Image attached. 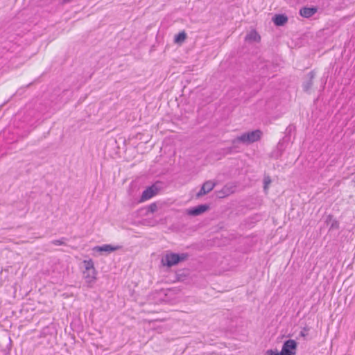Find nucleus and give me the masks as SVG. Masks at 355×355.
<instances>
[{"mask_svg":"<svg viewBox=\"0 0 355 355\" xmlns=\"http://www.w3.org/2000/svg\"><path fill=\"white\" fill-rule=\"evenodd\" d=\"M262 132L260 130H255L251 132H247L240 136L236 137L232 141V146L228 148L229 152H232L237 144L243 143L244 144H250L260 140Z\"/></svg>","mask_w":355,"mask_h":355,"instance_id":"nucleus-1","label":"nucleus"},{"mask_svg":"<svg viewBox=\"0 0 355 355\" xmlns=\"http://www.w3.org/2000/svg\"><path fill=\"white\" fill-rule=\"evenodd\" d=\"M272 21L277 26H284L288 21V17L284 14H277L272 17Z\"/></svg>","mask_w":355,"mask_h":355,"instance_id":"nucleus-11","label":"nucleus"},{"mask_svg":"<svg viewBox=\"0 0 355 355\" xmlns=\"http://www.w3.org/2000/svg\"><path fill=\"white\" fill-rule=\"evenodd\" d=\"M71 0H62V3H69L70 2Z\"/></svg>","mask_w":355,"mask_h":355,"instance_id":"nucleus-21","label":"nucleus"},{"mask_svg":"<svg viewBox=\"0 0 355 355\" xmlns=\"http://www.w3.org/2000/svg\"><path fill=\"white\" fill-rule=\"evenodd\" d=\"M147 213H154L157 210V205L155 202L151 203L146 207Z\"/></svg>","mask_w":355,"mask_h":355,"instance_id":"nucleus-17","label":"nucleus"},{"mask_svg":"<svg viewBox=\"0 0 355 355\" xmlns=\"http://www.w3.org/2000/svg\"><path fill=\"white\" fill-rule=\"evenodd\" d=\"M245 41H248V42H259L261 40V36L259 35V33L255 30H253L245 35Z\"/></svg>","mask_w":355,"mask_h":355,"instance_id":"nucleus-13","label":"nucleus"},{"mask_svg":"<svg viewBox=\"0 0 355 355\" xmlns=\"http://www.w3.org/2000/svg\"><path fill=\"white\" fill-rule=\"evenodd\" d=\"M235 191V186L232 184L225 185L220 190L216 192L218 198H223L232 194Z\"/></svg>","mask_w":355,"mask_h":355,"instance_id":"nucleus-9","label":"nucleus"},{"mask_svg":"<svg viewBox=\"0 0 355 355\" xmlns=\"http://www.w3.org/2000/svg\"><path fill=\"white\" fill-rule=\"evenodd\" d=\"M177 281H178V282H185V281H187V279H180V277H178Z\"/></svg>","mask_w":355,"mask_h":355,"instance_id":"nucleus-22","label":"nucleus"},{"mask_svg":"<svg viewBox=\"0 0 355 355\" xmlns=\"http://www.w3.org/2000/svg\"><path fill=\"white\" fill-rule=\"evenodd\" d=\"M271 183V179L269 176H265L263 178V189L266 191L268 188L269 184Z\"/></svg>","mask_w":355,"mask_h":355,"instance_id":"nucleus-18","label":"nucleus"},{"mask_svg":"<svg viewBox=\"0 0 355 355\" xmlns=\"http://www.w3.org/2000/svg\"><path fill=\"white\" fill-rule=\"evenodd\" d=\"M317 10L315 7H303L300 10V14L303 17L309 18L316 13Z\"/></svg>","mask_w":355,"mask_h":355,"instance_id":"nucleus-10","label":"nucleus"},{"mask_svg":"<svg viewBox=\"0 0 355 355\" xmlns=\"http://www.w3.org/2000/svg\"><path fill=\"white\" fill-rule=\"evenodd\" d=\"M160 188L157 186V184H153L150 187H147L142 193V195L141 196L140 201L144 202L146 201L154 196H155L158 191H159Z\"/></svg>","mask_w":355,"mask_h":355,"instance_id":"nucleus-4","label":"nucleus"},{"mask_svg":"<svg viewBox=\"0 0 355 355\" xmlns=\"http://www.w3.org/2000/svg\"><path fill=\"white\" fill-rule=\"evenodd\" d=\"M67 240V238L62 237L60 239L53 240L51 243L54 245H66L65 241Z\"/></svg>","mask_w":355,"mask_h":355,"instance_id":"nucleus-16","label":"nucleus"},{"mask_svg":"<svg viewBox=\"0 0 355 355\" xmlns=\"http://www.w3.org/2000/svg\"><path fill=\"white\" fill-rule=\"evenodd\" d=\"M189 257L187 253H175L167 252L161 260V263L164 266L171 268L178 265L179 263L186 261Z\"/></svg>","mask_w":355,"mask_h":355,"instance_id":"nucleus-2","label":"nucleus"},{"mask_svg":"<svg viewBox=\"0 0 355 355\" xmlns=\"http://www.w3.org/2000/svg\"><path fill=\"white\" fill-rule=\"evenodd\" d=\"M315 76V72L311 71L306 76L304 81L302 83L303 91L309 93L313 86V79Z\"/></svg>","mask_w":355,"mask_h":355,"instance_id":"nucleus-6","label":"nucleus"},{"mask_svg":"<svg viewBox=\"0 0 355 355\" xmlns=\"http://www.w3.org/2000/svg\"><path fill=\"white\" fill-rule=\"evenodd\" d=\"M209 209V205L207 204L200 205L187 209V213L189 216H199Z\"/></svg>","mask_w":355,"mask_h":355,"instance_id":"nucleus-7","label":"nucleus"},{"mask_svg":"<svg viewBox=\"0 0 355 355\" xmlns=\"http://www.w3.org/2000/svg\"><path fill=\"white\" fill-rule=\"evenodd\" d=\"M84 275V277L86 279L87 282L90 283L92 282H93L94 280L96 279V277L95 278H92V272H86V274H83Z\"/></svg>","mask_w":355,"mask_h":355,"instance_id":"nucleus-19","label":"nucleus"},{"mask_svg":"<svg viewBox=\"0 0 355 355\" xmlns=\"http://www.w3.org/2000/svg\"><path fill=\"white\" fill-rule=\"evenodd\" d=\"M83 263H84L85 268V271L83 272V274H86V272H92V278H95L96 270L94 268V265L93 261L92 259L85 260L83 261Z\"/></svg>","mask_w":355,"mask_h":355,"instance_id":"nucleus-12","label":"nucleus"},{"mask_svg":"<svg viewBox=\"0 0 355 355\" xmlns=\"http://www.w3.org/2000/svg\"><path fill=\"white\" fill-rule=\"evenodd\" d=\"M121 247L119 245H112L110 244H105L103 245H97L92 248L93 252H99L101 254H103L104 252L105 253H110L112 252L116 251L119 250Z\"/></svg>","mask_w":355,"mask_h":355,"instance_id":"nucleus-8","label":"nucleus"},{"mask_svg":"<svg viewBox=\"0 0 355 355\" xmlns=\"http://www.w3.org/2000/svg\"><path fill=\"white\" fill-rule=\"evenodd\" d=\"M187 39V33L184 31L180 32L175 36L174 42L177 44H181Z\"/></svg>","mask_w":355,"mask_h":355,"instance_id":"nucleus-15","label":"nucleus"},{"mask_svg":"<svg viewBox=\"0 0 355 355\" xmlns=\"http://www.w3.org/2000/svg\"><path fill=\"white\" fill-rule=\"evenodd\" d=\"M216 186V183L211 180H207L203 183L200 191L196 193V198H199L205 194L209 193L214 189Z\"/></svg>","mask_w":355,"mask_h":355,"instance_id":"nucleus-5","label":"nucleus"},{"mask_svg":"<svg viewBox=\"0 0 355 355\" xmlns=\"http://www.w3.org/2000/svg\"><path fill=\"white\" fill-rule=\"evenodd\" d=\"M297 347V343L293 339H288L286 340L283 345L280 352H278L279 355H295Z\"/></svg>","mask_w":355,"mask_h":355,"instance_id":"nucleus-3","label":"nucleus"},{"mask_svg":"<svg viewBox=\"0 0 355 355\" xmlns=\"http://www.w3.org/2000/svg\"><path fill=\"white\" fill-rule=\"evenodd\" d=\"M326 223H331L329 228L330 230H338L339 228L338 221L336 219L334 218V216L332 215L327 216Z\"/></svg>","mask_w":355,"mask_h":355,"instance_id":"nucleus-14","label":"nucleus"},{"mask_svg":"<svg viewBox=\"0 0 355 355\" xmlns=\"http://www.w3.org/2000/svg\"><path fill=\"white\" fill-rule=\"evenodd\" d=\"M266 355H279L277 350L268 349L266 352Z\"/></svg>","mask_w":355,"mask_h":355,"instance_id":"nucleus-20","label":"nucleus"}]
</instances>
